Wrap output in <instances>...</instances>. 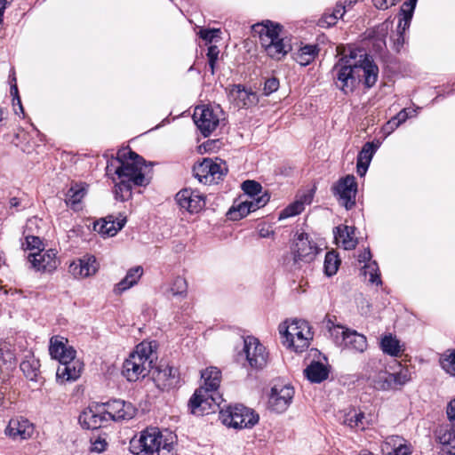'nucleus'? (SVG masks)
Returning a JSON list of instances; mask_svg holds the SVG:
<instances>
[{"label":"nucleus","mask_w":455,"mask_h":455,"mask_svg":"<svg viewBox=\"0 0 455 455\" xmlns=\"http://www.w3.org/2000/svg\"><path fill=\"white\" fill-rule=\"evenodd\" d=\"M331 73L336 88L349 95L361 84L367 89L373 87L379 78V67L363 50L348 47L340 53Z\"/></svg>","instance_id":"1"},{"label":"nucleus","mask_w":455,"mask_h":455,"mask_svg":"<svg viewBox=\"0 0 455 455\" xmlns=\"http://www.w3.org/2000/svg\"><path fill=\"white\" fill-rule=\"evenodd\" d=\"M124 164L116 171L119 181L114 188L115 199L125 202L132 198L133 187H146L150 178L146 175L147 164L142 156L131 149L126 151Z\"/></svg>","instance_id":"2"},{"label":"nucleus","mask_w":455,"mask_h":455,"mask_svg":"<svg viewBox=\"0 0 455 455\" xmlns=\"http://www.w3.org/2000/svg\"><path fill=\"white\" fill-rule=\"evenodd\" d=\"M221 372L216 367H209L202 371L201 378L204 387L197 388L188 402L191 413L195 415L209 414L220 407L222 398L218 393Z\"/></svg>","instance_id":"3"},{"label":"nucleus","mask_w":455,"mask_h":455,"mask_svg":"<svg viewBox=\"0 0 455 455\" xmlns=\"http://www.w3.org/2000/svg\"><path fill=\"white\" fill-rule=\"evenodd\" d=\"M129 450L134 455H176L173 442L164 438L156 427H148L138 439H132Z\"/></svg>","instance_id":"4"},{"label":"nucleus","mask_w":455,"mask_h":455,"mask_svg":"<svg viewBox=\"0 0 455 455\" xmlns=\"http://www.w3.org/2000/svg\"><path fill=\"white\" fill-rule=\"evenodd\" d=\"M279 332L283 336L288 346L297 353H302L308 348L313 333L309 324L305 320L295 319L287 326H280Z\"/></svg>","instance_id":"5"},{"label":"nucleus","mask_w":455,"mask_h":455,"mask_svg":"<svg viewBox=\"0 0 455 455\" xmlns=\"http://www.w3.org/2000/svg\"><path fill=\"white\" fill-rule=\"evenodd\" d=\"M335 345L341 349L354 353H363L368 347L367 339L363 334L342 325H334L330 329Z\"/></svg>","instance_id":"6"},{"label":"nucleus","mask_w":455,"mask_h":455,"mask_svg":"<svg viewBox=\"0 0 455 455\" xmlns=\"http://www.w3.org/2000/svg\"><path fill=\"white\" fill-rule=\"evenodd\" d=\"M151 361L142 345L138 346L129 357L124 362L122 374L130 382L145 378L149 372Z\"/></svg>","instance_id":"7"},{"label":"nucleus","mask_w":455,"mask_h":455,"mask_svg":"<svg viewBox=\"0 0 455 455\" xmlns=\"http://www.w3.org/2000/svg\"><path fill=\"white\" fill-rule=\"evenodd\" d=\"M411 379V371L406 367H402L396 372L387 371H379L374 375L369 377L370 384L379 391H390L402 388Z\"/></svg>","instance_id":"8"},{"label":"nucleus","mask_w":455,"mask_h":455,"mask_svg":"<svg viewBox=\"0 0 455 455\" xmlns=\"http://www.w3.org/2000/svg\"><path fill=\"white\" fill-rule=\"evenodd\" d=\"M193 172L200 183L210 185L222 180L228 173V167L226 163L219 158H204L201 163L195 164Z\"/></svg>","instance_id":"9"},{"label":"nucleus","mask_w":455,"mask_h":455,"mask_svg":"<svg viewBox=\"0 0 455 455\" xmlns=\"http://www.w3.org/2000/svg\"><path fill=\"white\" fill-rule=\"evenodd\" d=\"M221 414L223 423L234 428H250L259 421V415L243 404L230 405Z\"/></svg>","instance_id":"10"},{"label":"nucleus","mask_w":455,"mask_h":455,"mask_svg":"<svg viewBox=\"0 0 455 455\" xmlns=\"http://www.w3.org/2000/svg\"><path fill=\"white\" fill-rule=\"evenodd\" d=\"M357 187L355 177L352 174H347L339 179L333 184L331 191L339 204L344 206L346 210H351L355 206Z\"/></svg>","instance_id":"11"},{"label":"nucleus","mask_w":455,"mask_h":455,"mask_svg":"<svg viewBox=\"0 0 455 455\" xmlns=\"http://www.w3.org/2000/svg\"><path fill=\"white\" fill-rule=\"evenodd\" d=\"M243 353L251 369L261 370L267 365L268 353L257 338L247 336L243 339Z\"/></svg>","instance_id":"12"},{"label":"nucleus","mask_w":455,"mask_h":455,"mask_svg":"<svg viewBox=\"0 0 455 455\" xmlns=\"http://www.w3.org/2000/svg\"><path fill=\"white\" fill-rule=\"evenodd\" d=\"M294 393V388L290 384L275 383L268 395V409L276 413L284 412L291 405Z\"/></svg>","instance_id":"13"},{"label":"nucleus","mask_w":455,"mask_h":455,"mask_svg":"<svg viewBox=\"0 0 455 455\" xmlns=\"http://www.w3.org/2000/svg\"><path fill=\"white\" fill-rule=\"evenodd\" d=\"M418 0H406L400 7L398 12L399 21L396 28L394 44L396 51H400L405 43V32L411 26Z\"/></svg>","instance_id":"14"},{"label":"nucleus","mask_w":455,"mask_h":455,"mask_svg":"<svg viewBox=\"0 0 455 455\" xmlns=\"http://www.w3.org/2000/svg\"><path fill=\"white\" fill-rule=\"evenodd\" d=\"M79 423L85 429H98L108 424L105 407L101 403H94L84 409L78 418Z\"/></svg>","instance_id":"15"},{"label":"nucleus","mask_w":455,"mask_h":455,"mask_svg":"<svg viewBox=\"0 0 455 455\" xmlns=\"http://www.w3.org/2000/svg\"><path fill=\"white\" fill-rule=\"evenodd\" d=\"M193 120L204 137L210 136L220 123V118L214 110L205 106L196 108Z\"/></svg>","instance_id":"16"},{"label":"nucleus","mask_w":455,"mask_h":455,"mask_svg":"<svg viewBox=\"0 0 455 455\" xmlns=\"http://www.w3.org/2000/svg\"><path fill=\"white\" fill-rule=\"evenodd\" d=\"M105 407L108 421H121L132 419L136 414V408L129 402L121 399H113L101 403Z\"/></svg>","instance_id":"17"},{"label":"nucleus","mask_w":455,"mask_h":455,"mask_svg":"<svg viewBox=\"0 0 455 455\" xmlns=\"http://www.w3.org/2000/svg\"><path fill=\"white\" fill-rule=\"evenodd\" d=\"M175 200L180 209L189 213H197L205 206L204 196L197 190L183 188L175 196Z\"/></svg>","instance_id":"18"},{"label":"nucleus","mask_w":455,"mask_h":455,"mask_svg":"<svg viewBox=\"0 0 455 455\" xmlns=\"http://www.w3.org/2000/svg\"><path fill=\"white\" fill-rule=\"evenodd\" d=\"M28 259L32 267L40 272H53L59 266L60 260L57 258L56 250H40L28 255Z\"/></svg>","instance_id":"19"},{"label":"nucleus","mask_w":455,"mask_h":455,"mask_svg":"<svg viewBox=\"0 0 455 455\" xmlns=\"http://www.w3.org/2000/svg\"><path fill=\"white\" fill-rule=\"evenodd\" d=\"M294 260L310 262L318 253L319 249L314 241L309 240V235L307 233H300L298 235L294 243Z\"/></svg>","instance_id":"20"},{"label":"nucleus","mask_w":455,"mask_h":455,"mask_svg":"<svg viewBox=\"0 0 455 455\" xmlns=\"http://www.w3.org/2000/svg\"><path fill=\"white\" fill-rule=\"evenodd\" d=\"M99 267L95 256L84 254L70 263L68 271L75 278H87L95 275Z\"/></svg>","instance_id":"21"},{"label":"nucleus","mask_w":455,"mask_h":455,"mask_svg":"<svg viewBox=\"0 0 455 455\" xmlns=\"http://www.w3.org/2000/svg\"><path fill=\"white\" fill-rule=\"evenodd\" d=\"M68 339L56 335L50 339L49 353L52 359L60 363H69L76 358V351L73 347L68 346Z\"/></svg>","instance_id":"22"},{"label":"nucleus","mask_w":455,"mask_h":455,"mask_svg":"<svg viewBox=\"0 0 455 455\" xmlns=\"http://www.w3.org/2000/svg\"><path fill=\"white\" fill-rule=\"evenodd\" d=\"M34 425L24 417H15L10 419L4 433L13 440H28L34 433Z\"/></svg>","instance_id":"23"},{"label":"nucleus","mask_w":455,"mask_h":455,"mask_svg":"<svg viewBox=\"0 0 455 455\" xmlns=\"http://www.w3.org/2000/svg\"><path fill=\"white\" fill-rule=\"evenodd\" d=\"M154 380L162 390L174 388L180 383L179 370L169 364L161 363L156 368Z\"/></svg>","instance_id":"24"},{"label":"nucleus","mask_w":455,"mask_h":455,"mask_svg":"<svg viewBox=\"0 0 455 455\" xmlns=\"http://www.w3.org/2000/svg\"><path fill=\"white\" fill-rule=\"evenodd\" d=\"M283 29V26L279 23L273 22L269 20L252 25L251 31L254 36H258L259 43L264 47L269 41H275Z\"/></svg>","instance_id":"25"},{"label":"nucleus","mask_w":455,"mask_h":455,"mask_svg":"<svg viewBox=\"0 0 455 455\" xmlns=\"http://www.w3.org/2000/svg\"><path fill=\"white\" fill-rule=\"evenodd\" d=\"M228 98L236 107L244 108L256 105L259 100L256 92L243 84H233L228 88Z\"/></svg>","instance_id":"26"},{"label":"nucleus","mask_w":455,"mask_h":455,"mask_svg":"<svg viewBox=\"0 0 455 455\" xmlns=\"http://www.w3.org/2000/svg\"><path fill=\"white\" fill-rule=\"evenodd\" d=\"M371 422V415L366 416L360 408L353 407L345 413L342 424L355 430H364Z\"/></svg>","instance_id":"27"},{"label":"nucleus","mask_w":455,"mask_h":455,"mask_svg":"<svg viewBox=\"0 0 455 455\" xmlns=\"http://www.w3.org/2000/svg\"><path fill=\"white\" fill-rule=\"evenodd\" d=\"M355 228L347 225H339L333 229V235L337 244H341L345 250H353L357 244L355 235Z\"/></svg>","instance_id":"28"},{"label":"nucleus","mask_w":455,"mask_h":455,"mask_svg":"<svg viewBox=\"0 0 455 455\" xmlns=\"http://www.w3.org/2000/svg\"><path fill=\"white\" fill-rule=\"evenodd\" d=\"M268 57L273 60H282L289 52L291 51L290 40L287 37H281L279 35L275 41H269L262 47Z\"/></svg>","instance_id":"29"},{"label":"nucleus","mask_w":455,"mask_h":455,"mask_svg":"<svg viewBox=\"0 0 455 455\" xmlns=\"http://www.w3.org/2000/svg\"><path fill=\"white\" fill-rule=\"evenodd\" d=\"M387 451V455H411V445L400 435H389L386 438L382 450Z\"/></svg>","instance_id":"30"},{"label":"nucleus","mask_w":455,"mask_h":455,"mask_svg":"<svg viewBox=\"0 0 455 455\" xmlns=\"http://www.w3.org/2000/svg\"><path fill=\"white\" fill-rule=\"evenodd\" d=\"M142 275V267L136 266L130 268L127 271L125 276L115 285L113 292L116 295H121L123 292L136 285L141 278Z\"/></svg>","instance_id":"31"},{"label":"nucleus","mask_w":455,"mask_h":455,"mask_svg":"<svg viewBox=\"0 0 455 455\" xmlns=\"http://www.w3.org/2000/svg\"><path fill=\"white\" fill-rule=\"evenodd\" d=\"M319 52L320 47L316 44H302L297 52H293L292 59L300 66L306 67L315 60Z\"/></svg>","instance_id":"32"},{"label":"nucleus","mask_w":455,"mask_h":455,"mask_svg":"<svg viewBox=\"0 0 455 455\" xmlns=\"http://www.w3.org/2000/svg\"><path fill=\"white\" fill-rule=\"evenodd\" d=\"M60 365L58 367L56 371L57 379L63 381L76 380L80 377L81 365L75 359L69 363H60Z\"/></svg>","instance_id":"33"},{"label":"nucleus","mask_w":455,"mask_h":455,"mask_svg":"<svg viewBox=\"0 0 455 455\" xmlns=\"http://www.w3.org/2000/svg\"><path fill=\"white\" fill-rule=\"evenodd\" d=\"M329 369L320 362H312L304 370L307 379L312 383H321L329 377Z\"/></svg>","instance_id":"34"},{"label":"nucleus","mask_w":455,"mask_h":455,"mask_svg":"<svg viewBox=\"0 0 455 455\" xmlns=\"http://www.w3.org/2000/svg\"><path fill=\"white\" fill-rule=\"evenodd\" d=\"M380 348L384 354L393 357L398 356L403 349L400 341L392 334H386L380 339Z\"/></svg>","instance_id":"35"},{"label":"nucleus","mask_w":455,"mask_h":455,"mask_svg":"<svg viewBox=\"0 0 455 455\" xmlns=\"http://www.w3.org/2000/svg\"><path fill=\"white\" fill-rule=\"evenodd\" d=\"M381 144L382 141L378 139L364 143L363 146L362 147V149L359 151L357 155L356 161L371 164V162L374 155L380 148Z\"/></svg>","instance_id":"36"},{"label":"nucleus","mask_w":455,"mask_h":455,"mask_svg":"<svg viewBox=\"0 0 455 455\" xmlns=\"http://www.w3.org/2000/svg\"><path fill=\"white\" fill-rule=\"evenodd\" d=\"M20 368L28 379L32 381L37 380V376L40 372V363L33 355L28 356L23 360L20 363Z\"/></svg>","instance_id":"37"},{"label":"nucleus","mask_w":455,"mask_h":455,"mask_svg":"<svg viewBox=\"0 0 455 455\" xmlns=\"http://www.w3.org/2000/svg\"><path fill=\"white\" fill-rule=\"evenodd\" d=\"M387 31L388 23L383 22L382 24L374 28L369 33V38L372 40L373 45L377 50L382 51L383 48L386 46V37L387 35Z\"/></svg>","instance_id":"38"},{"label":"nucleus","mask_w":455,"mask_h":455,"mask_svg":"<svg viewBox=\"0 0 455 455\" xmlns=\"http://www.w3.org/2000/svg\"><path fill=\"white\" fill-rule=\"evenodd\" d=\"M124 225V220L116 224L112 220H102L94 224V229L102 235L114 236Z\"/></svg>","instance_id":"39"},{"label":"nucleus","mask_w":455,"mask_h":455,"mask_svg":"<svg viewBox=\"0 0 455 455\" xmlns=\"http://www.w3.org/2000/svg\"><path fill=\"white\" fill-rule=\"evenodd\" d=\"M86 194V189L82 184H75L70 187L66 194V204L73 208L77 205Z\"/></svg>","instance_id":"40"},{"label":"nucleus","mask_w":455,"mask_h":455,"mask_svg":"<svg viewBox=\"0 0 455 455\" xmlns=\"http://www.w3.org/2000/svg\"><path fill=\"white\" fill-rule=\"evenodd\" d=\"M441 368L451 377H455V348L447 349L439 359Z\"/></svg>","instance_id":"41"},{"label":"nucleus","mask_w":455,"mask_h":455,"mask_svg":"<svg viewBox=\"0 0 455 455\" xmlns=\"http://www.w3.org/2000/svg\"><path fill=\"white\" fill-rule=\"evenodd\" d=\"M339 265L340 259L337 252L334 251L326 252L323 262V270L327 276H332L335 275L339 269Z\"/></svg>","instance_id":"42"},{"label":"nucleus","mask_w":455,"mask_h":455,"mask_svg":"<svg viewBox=\"0 0 455 455\" xmlns=\"http://www.w3.org/2000/svg\"><path fill=\"white\" fill-rule=\"evenodd\" d=\"M362 273L363 275H369V283L377 286L382 285V280L380 277V270L376 260L363 265Z\"/></svg>","instance_id":"43"},{"label":"nucleus","mask_w":455,"mask_h":455,"mask_svg":"<svg viewBox=\"0 0 455 455\" xmlns=\"http://www.w3.org/2000/svg\"><path fill=\"white\" fill-rule=\"evenodd\" d=\"M126 151V149L119 150L116 157H111V159L107 162L106 174L113 180H115L113 176L116 175V171L124 164L123 160L125 158V155H127Z\"/></svg>","instance_id":"44"},{"label":"nucleus","mask_w":455,"mask_h":455,"mask_svg":"<svg viewBox=\"0 0 455 455\" xmlns=\"http://www.w3.org/2000/svg\"><path fill=\"white\" fill-rule=\"evenodd\" d=\"M15 357L13 353L9 349L0 347V371H9L15 368Z\"/></svg>","instance_id":"45"},{"label":"nucleus","mask_w":455,"mask_h":455,"mask_svg":"<svg viewBox=\"0 0 455 455\" xmlns=\"http://www.w3.org/2000/svg\"><path fill=\"white\" fill-rule=\"evenodd\" d=\"M440 443L447 449V452L455 455V428L446 429L440 436Z\"/></svg>","instance_id":"46"},{"label":"nucleus","mask_w":455,"mask_h":455,"mask_svg":"<svg viewBox=\"0 0 455 455\" xmlns=\"http://www.w3.org/2000/svg\"><path fill=\"white\" fill-rule=\"evenodd\" d=\"M169 292L173 297H181V298L186 297L187 292H188V283H187L186 279L181 276H177L173 280V282L169 289Z\"/></svg>","instance_id":"47"},{"label":"nucleus","mask_w":455,"mask_h":455,"mask_svg":"<svg viewBox=\"0 0 455 455\" xmlns=\"http://www.w3.org/2000/svg\"><path fill=\"white\" fill-rule=\"evenodd\" d=\"M242 189L248 197L259 196L262 192V186L255 181L247 180L242 183Z\"/></svg>","instance_id":"48"},{"label":"nucleus","mask_w":455,"mask_h":455,"mask_svg":"<svg viewBox=\"0 0 455 455\" xmlns=\"http://www.w3.org/2000/svg\"><path fill=\"white\" fill-rule=\"evenodd\" d=\"M269 200L270 195L267 191H264V193L259 196L248 197L245 201L247 202L248 206H250L251 212H253L258 209L264 207Z\"/></svg>","instance_id":"49"},{"label":"nucleus","mask_w":455,"mask_h":455,"mask_svg":"<svg viewBox=\"0 0 455 455\" xmlns=\"http://www.w3.org/2000/svg\"><path fill=\"white\" fill-rule=\"evenodd\" d=\"M304 210V204L299 201H296L289 204L285 209L280 212L279 219H286L296 216L302 212Z\"/></svg>","instance_id":"50"},{"label":"nucleus","mask_w":455,"mask_h":455,"mask_svg":"<svg viewBox=\"0 0 455 455\" xmlns=\"http://www.w3.org/2000/svg\"><path fill=\"white\" fill-rule=\"evenodd\" d=\"M12 81L14 83L12 84H11V95L12 97V105H13L14 112L17 115H19V113H21L24 116V108L21 104L20 97L19 95V90H18V86L16 84L15 76L12 77Z\"/></svg>","instance_id":"51"},{"label":"nucleus","mask_w":455,"mask_h":455,"mask_svg":"<svg viewBox=\"0 0 455 455\" xmlns=\"http://www.w3.org/2000/svg\"><path fill=\"white\" fill-rule=\"evenodd\" d=\"M251 212V210H250L247 202L243 201L238 204L236 209H230L228 214L230 215V219L238 220L247 216Z\"/></svg>","instance_id":"52"},{"label":"nucleus","mask_w":455,"mask_h":455,"mask_svg":"<svg viewBox=\"0 0 455 455\" xmlns=\"http://www.w3.org/2000/svg\"><path fill=\"white\" fill-rule=\"evenodd\" d=\"M420 108H403L401 111H399L395 116H393L394 119H395L396 123L399 125H402L404 124L408 119L415 117L418 114V110H419Z\"/></svg>","instance_id":"53"},{"label":"nucleus","mask_w":455,"mask_h":455,"mask_svg":"<svg viewBox=\"0 0 455 455\" xmlns=\"http://www.w3.org/2000/svg\"><path fill=\"white\" fill-rule=\"evenodd\" d=\"M25 250H42L43 243L37 235H27L25 236V243H22Z\"/></svg>","instance_id":"54"},{"label":"nucleus","mask_w":455,"mask_h":455,"mask_svg":"<svg viewBox=\"0 0 455 455\" xmlns=\"http://www.w3.org/2000/svg\"><path fill=\"white\" fill-rule=\"evenodd\" d=\"M338 21V16L331 12H325L318 20L317 25L320 28H329L334 26Z\"/></svg>","instance_id":"55"},{"label":"nucleus","mask_w":455,"mask_h":455,"mask_svg":"<svg viewBox=\"0 0 455 455\" xmlns=\"http://www.w3.org/2000/svg\"><path fill=\"white\" fill-rule=\"evenodd\" d=\"M279 85L280 84L278 78L275 76L267 78L264 83L263 94L265 96L272 94L278 90Z\"/></svg>","instance_id":"56"},{"label":"nucleus","mask_w":455,"mask_h":455,"mask_svg":"<svg viewBox=\"0 0 455 455\" xmlns=\"http://www.w3.org/2000/svg\"><path fill=\"white\" fill-rule=\"evenodd\" d=\"M219 29L215 28H202L199 31V36L206 43H212V41L218 36Z\"/></svg>","instance_id":"57"},{"label":"nucleus","mask_w":455,"mask_h":455,"mask_svg":"<svg viewBox=\"0 0 455 455\" xmlns=\"http://www.w3.org/2000/svg\"><path fill=\"white\" fill-rule=\"evenodd\" d=\"M400 125L396 123L395 119L391 117L381 128V132L384 138H387L393 133Z\"/></svg>","instance_id":"58"},{"label":"nucleus","mask_w":455,"mask_h":455,"mask_svg":"<svg viewBox=\"0 0 455 455\" xmlns=\"http://www.w3.org/2000/svg\"><path fill=\"white\" fill-rule=\"evenodd\" d=\"M400 0H372L373 5L379 10H387L395 5Z\"/></svg>","instance_id":"59"},{"label":"nucleus","mask_w":455,"mask_h":455,"mask_svg":"<svg viewBox=\"0 0 455 455\" xmlns=\"http://www.w3.org/2000/svg\"><path fill=\"white\" fill-rule=\"evenodd\" d=\"M371 258L372 255L369 247L365 248L358 254V261L360 263H363V265H367L368 263L374 261Z\"/></svg>","instance_id":"60"},{"label":"nucleus","mask_w":455,"mask_h":455,"mask_svg":"<svg viewBox=\"0 0 455 455\" xmlns=\"http://www.w3.org/2000/svg\"><path fill=\"white\" fill-rule=\"evenodd\" d=\"M447 416L452 425L451 427L455 428V398L448 403Z\"/></svg>","instance_id":"61"},{"label":"nucleus","mask_w":455,"mask_h":455,"mask_svg":"<svg viewBox=\"0 0 455 455\" xmlns=\"http://www.w3.org/2000/svg\"><path fill=\"white\" fill-rule=\"evenodd\" d=\"M107 445L108 443L104 439L99 438L92 443V450L97 452H102L106 450Z\"/></svg>","instance_id":"62"},{"label":"nucleus","mask_w":455,"mask_h":455,"mask_svg":"<svg viewBox=\"0 0 455 455\" xmlns=\"http://www.w3.org/2000/svg\"><path fill=\"white\" fill-rule=\"evenodd\" d=\"M346 12V4L341 3V2H338L333 9V11L331 12L332 14H335V16H338V20L342 18L343 15L345 14Z\"/></svg>","instance_id":"63"},{"label":"nucleus","mask_w":455,"mask_h":455,"mask_svg":"<svg viewBox=\"0 0 455 455\" xmlns=\"http://www.w3.org/2000/svg\"><path fill=\"white\" fill-rule=\"evenodd\" d=\"M207 58L211 62H216L219 56V50L217 46L212 45L208 48Z\"/></svg>","instance_id":"64"}]
</instances>
